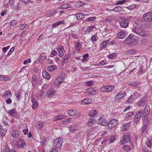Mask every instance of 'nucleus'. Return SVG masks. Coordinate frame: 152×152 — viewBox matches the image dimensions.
<instances>
[{
    "mask_svg": "<svg viewBox=\"0 0 152 152\" xmlns=\"http://www.w3.org/2000/svg\"><path fill=\"white\" fill-rule=\"evenodd\" d=\"M44 91H42L39 92L37 93L36 96L38 99H41L44 96Z\"/></svg>",
    "mask_w": 152,
    "mask_h": 152,
    "instance_id": "obj_24",
    "label": "nucleus"
},
{
    "mask_svg": "<svg viewBox=\"0 0 152 152\" xmlns=\"http://www.w3.org/2000/svg\"><path fill=\"white\" fill-rule=\"evenodd\" d=\"M126 95V93L125 92L123 93L120 92L118 94L115 96V100L116 101H117L125 96Z\"/></svg>",
    "mask_w": 152,
    "mask_h": 152,
    "instance_id": "obj_10",
    "label": "nucleus"
},
{
    "mask_svg": "<svg viewBox=\"0 0 152 152\" xmlns=\"http://www.w3.org/2000/svg\"><path fill=\"white\" fill-rule=\"evenodd\" d=\"M17 145L18 147L21 148H23L25 145V143L23 139H19L17 142Z\"/></svg>",
    "mask_w": 152,
    "mask_h": 152,
    "instance_id": "obj_12",
    "label": "nucleus"
},
{
    "mask_svg": "<svg viewBox=\"0 0 152 152\" xmlns=\"http://www.w3.org/2000/svg\"><path fill=\"white\" fill-rule=\"evenodd\" d=\"M98 114L97 111L94 110H92L88 112V115L91 117H95Z\"/></svg>",
    "mask_w": 152,
    "mask_h": 152,
    "instance_id": "obj_23",
    "label": "nucleus"
},
{
    "mask_svg": "<svg viewBox=\"0 0 152 152\" xmlns=\"http://www.w3.org/2000/svg\"><path fill=\"white\" fill-rule=\"evenodd\" d=\"M85 15L83 14L80 13H77L76 14V17L77 19L79 20H80L83 19L85 16Z\"/></svg>",
    "mask_w": 152,
    "mask_h": 152,
    "instance_id": "obj_27",
    "label": "nucleus"
},
{
    "mask_svg": "<svg viewBox=\"0 0 152 152\" xmlns=\"http://www.w3.org/2000/svg\"><path fill=\"white\" fill-rule=\"evenodd\" d=\"M133 32L141 36L146 37L149 34V32L139 27L133 26L132 28Z\"/></svg>",
    "mask_w": 152,
    "mask_h": 152,
    "instance_id": "obj_1",
    "label": "nucleus"
},
{
    "mask_svg": "<svg viewBox=\"0 0 152 152\" xmlns=\"http://www.w3.org/2000/svg\"><path fill=\"white\" fill-rule=\"evenodd\" d=\"M18 23V22L17 21V20H12L10 24L11 26H15Z\"/></svg>",
    "mask_w": 152,
    "mask_h": 152,
    "instance_id": "obj_54",
    "label": "nucleus"
},
{
    "mask_svg": "<svg viewBox=\"0 0 152 152\" xmlns=\"http://www.w3.org/2000/svg\"><path fill=\"white\" fill-rule=\"evenodd\" d=\"M128 141L126 140V139L124 138V137H123L121 138V140H120V144L121 145H123L127 143Z\"/></svg>",
    "mask_w": 152,
    "mask_h": 152,
    "instance_id": "obj_31",
    "label": "nucleus"
},
{
    "mask_svg": "<svg viewBox=\"0 0 152 152\" xmlns=\"http://www.w3.org/2000/svg\"><path fill=\"white\" fill-rule=\"evenodd\" d=\"M31 101L32 103V107L34 109H36L38 106L37 102L34 99H32Z\"/></svg>",
    "mask_w": 152,
    "mask_h": 152,
    "instance_id": "obj_26",
    "label": "nucleus"
},
{
    "mask_svg": "<svg viewBox=\"0 0 152 152\" xmlns=\"http://www.w3.org/2000/svg\"><path fill=\"white\" fill-rule=\"evenodd\" d=\"M116 56V54L114 53L109 55L108 57L109 58L113 59L115 58Z\"/></svg>",
    "mask_w": 152,
    "mask_h": 152,
    "instance_id": "obj_51",
    "label": "nucleus"
},
{
    "mask_svg": "<svg viewBox=\"0 0 152 152\" xmlns=\"http://www.w3.org/2000/svg\"><path fill=\"white\" fill-rule=\"evenodd\" d=\"M122 8L120 7H117L114 9V10L116 12H120L122 10Z\"/></svg>",
    "mask_w": 152,
    "mask_h": 152,
    "instance_id": "obj_50",
    "label": "nucleus"
},
{
    "mask_svg": "<svg viewBox=\"0 0 152 152\" xmlns=\"http://www.w3.org/2000/svg\"><path fill=\"white\" fill-rule=\"evenodd\" d=\"M148 123L145 122V123H144V124L142 129V132H143L146 130L148 127Z\"/></svg>",
    "mask_w": 152,
    "mask_h": 152,
    "instance_id": "obj_34",
    "label": "nucleus"
},
{
    "mask_svg": "<svg viewBox=\"0 0 152 152\" xmlns=\"http://www.w3.org/2000/svg\"><path fill=\"white\" fill-rule=\"evenodd\" d=\"M70 57V54H67L65 56H64L63 58L61 61V64L62 65H64L65 63H66L68 59Z\"/></svg>",
    "mask_w": 152,
    "mask_h": 152,
    "instance_id": "obj_21",
    "label": "nucleus"
},
{
    "mask_svg": "<svg viewBox=\"0 0 152 152\" xmlns=\"http://www.w3.org/2000/svg\"><path fill=\"white\" fill-rule=\"evenodd\" d=\"M82 47V45L80 43H77L75 46V49L77 50H79Z\"/></svg>",
    "mask_w": 152,
    "mask_h": 152,
    "instance_id": "obj_48",
    "label": "nucleus"
},
{
    "mask_svg": "<svg viewBox=\"0 0 152 152\" xmlns=\"http://www.w3.org/2000/svg\"><path fill=\"white\" fill-rule=\"evenodd\" d=\"M28 25L26 24H23L19 26V28L21 30L25 29L27 28Z\"/></svg>",
    "mask_w": 152,
    "mask_h": 152,
    "instance_id": "obj_40",
    "label": "nucleus"
},
{
    "mask_svg": "<svg viewBox=\"0 0 152 152\" xmlns=\"http://www.w3.org/2000/svg\"><path fill=\"white\" fill-rule=\"evenodd\" d=\"M56 67L55 66L53 65L49 66L48 67V70L50 72H51L53 70L56 69Z\"/></svg>",
    "mask_w": 152,
    "mask_h": 152,
    "instance_id": "obj_35",
    "label": "nucleus"
},
{
    "mask_svg": "<svg viewBox=\"0 0 152 152\" xmlns=\"http://www.w3.org/2000/svg\"><path fill=\"white\" fill-rule=\"evenodd\" d=\"M94 27H95L93 26H89L87 28L86 31L87 32H91Z\"/></svg>",
    "mask_w": 152,
    "mask_h": 152,
    "instance_id": "obj_39",
    "label": "nucleus"
},
{
    "mask_svg": "<svg viewBox=\"0 0 152 152\" xmlns=\"http://www.w3.org/2000/svg\"><path fill=\"white\" fill-rule=\"evenodd\" d=\"M107 64V62L104 60L101 61L99 63V65L100 66H103Z\"/></svg>",
    "mask_w": 152,
    "mask_h": 152,
    "instance_id": "obj_56",
    "label": "nucleus"
},
{
    "mask_svg": "<svg viewBox=\"0 0 152 152\" xmlns=\"http://www.w3.org/2000/svg\"><path fill=\"white\" fill-rule=\"evenodd\" d=\"M150 111V110L149 107L148 105H146L143 110V111H142V113L145 118H146L148 116Z\"/></svg>",
    "mask_w": 152,
    "mask_h": 152,
    "instance_id": "obj_9",
    "label": "nucleus"
},
{
    "mask_svg": "<svg viewBox=\"0 0 152 152\" xmlns=\"http://www.w3.org/2000/svg\"><path fill=\"white\" fill-rule=\"evenodd\" d=\"M91 102V99L89 98L84 99L81 102V104H89Z\"/></svg>",
    "mask_w": 152,
    "mask_h": 152,
    "instance_id": "obj_19",
    "label": "nucleus"
},
{
    "mask_svg": "<svg viewBox=\"0 0 152 152\" xmlns=\"http://www.w3.org/2000/svg\"><path fill=\"white\" fill-rule=\"evenodd\" d=\"M40 143L42 146L43 147L45 146L46 145V141L45 140H44L41 141Z\"/></svg>",
    "mask_w": 152,
    "mask_h": 152,
    "instance_id": "obj_62",
    "label": "nucleus"
},
{
    "mask_svg": "<svg viewBox=\"0 0 152 152\" xmlns=\"http://www.w3.org/2000/svg\"><path fill=\"white\" fill-rule=\"evenodd\" d=\"M137 41V38L132 34L129 35L125 40V43L129 44L135 43Z\"/></svg>",
    "mask_w": 152,
    "mask_h": 152,
    "instance_id": "obj_2",
    "label": "nucleus"
},
{
    "mask_svg": "<svg viewBox=\"0 0 152 152\" xmlns=\"http://www.w3.org/2000/svg\"><path fill=\"white\" fill-rule=\"evenodd\" d=\"M70 5L68 4H64L61 5L60 7V8L61 9H65L68 8H69Z\"/></svg>",
    "mask_w": 152,
    "mask_h": 152,
    "instance_id": "obj_33",
    "label": "nucleus"
},
{
    "mask_svg": "<svg viewBox=\"0 0 152 152\" xmlns=\"http://www.w3.org/2000/svg\"><path fill=\"white\" fill-rule=\"evenodd\" d=\"M129 24V20L128 19H125L122 20L120 23V26L123 28L127 27Z\"/></svg>",
    "mask_w": 152,
    "mask_h": 152,
    "instance_id": "obj_13",
    "label": "nucleus"
},
{
    "mask_svg": "<svg viewBox=\"0 0 152 152\" xmlns=\"http://www.w3.org/2000/svg\"><path fill=\"white\" fill-rule=\"evenodd\" d=\"M133 95L134 96L135 99H137V97H140V94L137 92H135Z\"/></svg>",
    "mask_w": 152,
    "mask_h": 152,
    "instance_id": "obj_59",
    "label": "nucleus"
},
{
    "mask_svg": "<svg viewBox=\"0 0 152 152\" xmlns=\"http://www.w3.org/2000/svg\"><path fill=\"white\" fill-rule=\"evenodd\" d=\"M109 41L107 40L106 41H104L102 42V43L101 44V46H102L103 47H105L107 44L108 43Z\"/></svg>",
    "mask_w": 152,
    "mask_h": 152,
    "instance_id": "obj_55",
    "label": "nucleus"
},
{
    "mask_svg": "<svg viewBox=\"0 0 152 152\" xmlns=\"http://www.w3.org/2000/svg\"><path fill=\"white\" fill-rule=\"evenodd\" d=\"M10 150L8 146H6L3 149L2 152H10Z\"/></svg>",
    "mask_w": 152,
    "mask_h": 152,
    "instance_id": "obj_38",
    "label": "nucleus"
},
{
    "mask_svg": "<svg viewBox=\"0 0 152 152\" xmlns=\"http://www.w3.org/2000/svg\"><path fill=\"white\" fill-rule=\"evenodd\" d=\"M6 129H0V135L2 136H4L6 134Z\"/></svg>",
    "mask_w": 152,
    "mask_h": 152,
    "instance_id": "obj_42",
    "label": "nucleus"
},
{
    "mask_svg": "<svg viewBox=\"0 0 152 152\" xmlns=\"http://www.w3.org/2000/svg\"><path fill=\"white\" fill-rule=\"evenodd\" d=\"M136 6L137 5L136 4H132L126 7V8L129 10H131L134 9Z\"/></svg>",
    "mask_w": 152,
    "mask_h": 152,
    "instance_id": "obj_36",
    "label": "nucleus"
},
{
    "mask_svg": "<svg viewBox=\"0 0 152 152\" xmlns=\"http://www.w3.org/2000/svg\"><path fill=\"white\" fill-rule=\"evenodd\" d=\"M95 17H92L87 19L85 20L86 21H91L94 20L95 19Z\"/></svg>",
    "mask_w": 152,
    "mask_h": 152,
    "instance_id": "obj_60",
    "label": "nucleus"
},
{
    "mask_svg": "<svg viewBox=\"0 0 152 152\" xmlns=\"http://www.w3.org/2000/svg\"><path fill=\"white\" fill-rule=\"evenodd\" d=\"M43 126V124L42 122H39L37 125V127L39 129L41 128Z\"/></svg>",
    "mask_w": 152,
    "mask_h": 152,
    "instance_id": "obj_61",
    "label": "nucleus"
},
{
    "mask_svg": "<svg viewBox=\"0 0 152 152\" xmlns=\"http://www.w3.org/2000/svg\"><path fill=\"white\" fill-rule=\"evenodd\" d=\"M133 113L132 112H129L128 113L126 114L125 116V118H128L130 117H131L133 116Z\"/></svg>",
    "mask_w": 152,
    "mask_h": 152,
    "instance_id": "obj_43",
    "label": "nucleus"
},
{
    "mask_svg": "<svg viewBox=\"0 0 152 152\" xmlns=\"http://www.w3.org/2000/svg\"><path fill=\"white\" fill-rule=\"evenodd\" d=\"M63 81V79L61 77H59L56 79L54 82V84L56 86H59Z\"/></svg>",
    "mask_w": 152,
    "mask_h": 152,
    "instance_id": "obj_14",
    "label": "nucleus"
},
{
    "mask_svg": "<svg viewBox=\"0 0 152 152\" xmlns=\"http://www.w3.org/2000/svg\"><path fill=\"white\" fill-rule=\"evenodd\" d=\"M122 149L124 151L126 152L130 151L131 150L130 147L128 145H125L122 148Z\"/></svg>",
    "mask_w": 152,
    "mask_h": 152,
    "instance_id": "obj_30",
    "label": "nucleus"
},
{
    "mask_svg": "<svg viewBox=\"0 0 152 152\" xmlns=\"http://www.w3.org/2000/svg\"><path fill=\"white\" fill-rule=\"evenodd\" d=\"M11 135L15 138H18L19 135V132L18 130H13L12 132Z\"/></svg>",
    "mask_w": 152,
    "mask_h": 152,
    "instance_id": "obj_18",
    "label": "nucleus"
},
{
    "mask_svg": "<svg viewBox=\"0 0 152 152\" xmlns=\"http://www.w3.org/2000/svg\"><path fill=\"white\" fill-rule=\"evenodd\" d=\"M118 123V121L116 119H113L110 121L107 124L108 127L109 129H112L117 125Z\"/></svg>",
    "mask_w": 152,
    "mask_h": 152,
    "instance_id": "obj_6",
    "label": "nucleus"
},
{
    "mask_svg": "<svg viewBox=\"0 0 152 152\" xmlns=\"http://www.w3.org/2000/svg\"><path fill=\"white\" fill-rule=\"evenodd\" d=\"M116 139V137L114 135H113L111 136L110 139L109 141V143H110L113 142Z\"/></svg>",
    "mask_w": 152,
    "mask_h": 152,
    "instance_id": "obj_47",
    "label": "nucleus"
},
{
    "mask_svg": "<svg viewBox=\"0 0 152 152\" xmlns=\"http://www.w3.org/2000/svg\"><path fill=\"white\" fill-rule=\"evenodd\" d=\"M128 53L131 55H133L136 52V50L134 49H130L128 50Z\"/></svg>",
    "mask_w": 152,
    "mask_h": 152,
    "instance_id": "obj_46",
    "label": "nucleus"
},
{
    "mask_svg": "<svg viewBox=\"0 0 152 152\" xmlns=\"http://www.w3.org/2000/svg\"><path fill=\"white\" fill-rule=\"evenodd\" d=\"M106 86L107 92L111 91L114 89V86Z\"/></svg>",
    "mask_w": 152,
    "mask_h": 152,
    "instance_id": "obj_32",
    "label": "nucleus"
},
{
    "mask_svg": "<svg viewBox=\"0 0 152 152\" xmlns=\"http://www.w3.org/2000/svg\"><path fill=\"white\" fill-rule=\"evenodd\" d=\"M135 99L134 96L132 95H131L128 99L127 101V102L129 103H131L132 102L134 101V100Z\"/></svg>",
    "mask_w": 152,
    "mask_h": 152,
    "instance_id": "obj_37",
    "label": "nucleus"
},
{
    "mask_svg": "<svg viewBox=\"0 0 152 152\" xmlns=\"http://www.w3.org/2000/svg\"><path fill=\"white\" fill-rule=\"evenodd\" d=\"M142 114V110H140L137 113L134 118L133 121L134 123L137 124L141 120Z\"/></svg>",
    "mask_w": 152,
    "mask_h": 152,
    "instance_id": "obj_3",
    "label": "nucleus"
},
{
    "mask_svg": "<svg viewBox=\"0 0 152 152\" xmlns=\"http://www.w3.org/2000/svg\"><path fill=\"white\" fill-rule=\"evenodd\" d=\"M46 58V56L43 55L40 58L39 61V62H42L43 60H45Z\"/></svg>",
    "mask_w": 152,
    "mask_h": 152,
    "instance_id": "obj_53",
    "label": "nucleus"
},
{
    "mask_svg": "<svg viewBox=\"0 0 152 152\" xmlns=\"http://www.w3.org/2000/svg\"><path fill=\"white\" fill-rule=\"evenodd\" d=\"M12 95V93L9 90L7 91L6 92H5L4 96L6 97H7V96H11Z\"/></svg>",
    "mask_w": 152,
    "mask_h": 152,
    "instance_id": "obj_45",
    "label": "nucleus"
},
{
    "mask_svg": "<svg viewBox=\"0 0 152 152\" xmlns=\"http://www.w3.org/2000/svg\"><path fill=\"white\" fill-rule=\"evenodd\" d=\"M15 95L17 99H19L20 98V95L19 91H16L15 93Z\"/></svg>",
    "mask_w": 152,
    "mask_h": 152,
    "instance_id": "obj_63",
    "label": "nucleus"
},
{
    "mask_svg": "<svg viewBox=\"0 0 152 152\" xmlns=\"http://www.w3.org/2000/svg\"><path fill=\"white\" fill-rule=\"evenodd\" d=\"M100 90L102 92H107L106 86H104L101 87Z\"/></svg>",
    "mask_w": 152,
    "mask_h": 152,
    "instance_id": "obj_64",
    "label": "nucleus"
},
{
    "mask_svg": "<svg viewBox=\"0 0 152 152\" xmlns=\"http://www.w3.org/2000/svg\"><path fill=\"white\" fill-rule=\"evenodd\" d=\"M146 101V98L145 97H143L137 102V105L140 107H142L144 106Z\"/></svg>",
    "mask_w": 152,
    "mask_h": 152,
    "instance_id": "obj_15",
    "label": "nucleus"
},
{
    "mask_svg": "<svg viewBox=\"0 0 152 152\" xmlns=\"http://www.w3.org/2000/svg\"><path fill=\"white\" fill-rule=\"evenodd\" d=\"M126 0H122V1H118L116 3V5L122 4H124L126 2Z\"/></svg>",
    "mask_w": 152,
    "mask_h": 152,
    "instance_id": "obj_52",
    "label": "nucleus"
},
{
    "mask_svg": "<svg viewBox=\"0 0 152 152\" xmlns=\"http://www.w3.org/2000/svg\"><path fill=\"white\" fill-rule=\"evenodd\" d=\"M56 91L54 89L50 88L48 89L46 92V96L49 98L51 97L52 96L55 95L56 93Z\"/></svg>",
    "mask_w": 152,
    "mask_h": 152,
    "instance_id": "obj_8",
    "label": "nucleus"
},
{
    "mask_svg": "<svg viewBox=\"0 0 152 152\" xmlns=\"http://www.w3.org/2000/svg\"><path fill=\"white\" fill-rule=\"evenodd\" d=\"M139 84V83L137 81H134L131 83L129 85H131L132 86L134 87H137L138 85Z\"/></svg>",
    "mask_w": 152,
    "mask_h": 152,
    "instance_id": "obj_49",
    "label": "nucleus"
},
{
    "mask_svg": "<svg viewBox=\"0 0 152 152\" xmlns=\"http://www.w3.org/2000/svg\"><path fill=\"white\" fill-rule=\"evenodd\" d=\"M97 123L99 124L105 126L107 124V123L105 121V120L103 118L99 119L96 121Z\"/></svg>",
    "mask_w": 152,
    "mask_h": 152,
    "instance_id": "obj_17",
    "label": "nucleus"
},
{
    "mask_svg": "<svg viewBox=\"0 0 152 152\" xmlns=\"http://www.w3.org/2000/svg\"><path fill=\"white\" fill-rule=\"evenodd\" d=\"M143 20L145 22L152 21V12H149L143 15Z\"/></svg>",
    "mask_w": 152,
    "mask_h": 152,
    "instance_id": "obj_4",
    "label": "nucleus"
},
{
    "mask_svg": "<svg viewBox=\"0 0 152 152\" xmlns=\"http://www.w3.org/2000/svg\"><path fill=\"white\" fill-rule=\"evenodd\" d=\"M93 84V82L92 81L90 80L87 82L86 83V86H92Z\"/></svg>",
    "mask_w": 152,
    "mask_h": 152,
    "instance_id": "obj_57",
    "label": "nucleus"
},
{
    "mask_svg": "<svg viewBox=\"0 0 152 152\" xmlns=\"http://www.w3.org/2000/svg\"><path fill=\"white\" fill-rule=\"evenodd\" d=\"M123 136L124 137V138L126 139V140L128 141V142L131 139L130 136L127 133L125 134Z\"/></svg>",
    "mask_w": 152,
    "mask_h": 152,
    "instance_id": "obj_41",
    "label": "nucleus"
},
{
    "mask_svg": "<svg viewBox=\"0 0 152 152\" xmlns=\"http://www.w3.org/2000/svg\"><path fill=\"white\" fill-rule=\"evenodd\" d=\"M145 72L144 70H143L142 67H140V70L137 72V74L138 75H140L143 74Z\"/></svg>",
    "mask_w": 152,
    "mask_h": 152,
    "instance_id": "obj_44",
    "label": "nucleus"
},
{
    "mask_svg": "<svg viewBox=\"0 0 152 152\" xmlns=\"http://www.w3.org/2000/svg\"><path fill=\"white\" fill-rule=\"evenodd\" d=\"M96 123L95 120L93 118H89L88 122L87 125L88 127H92Z\"/></svg>",
    "mask_w": 152,
    "mask_h": 152,
    "instance_id": "obj_16",
    "label": "nucleus"
},
{
    "mask_svg": "<svg viewBox=\"0 0 152 152\" xmlns=\"http://www.w3.org/2000/svg\"><path fill=\"white\" fill-rule=\"evenodd\" d=\"M86 93L88 95H94L96 94V90L92 87L86 90Z\"/></svg>",
    "mask_w": 152,
    "mask_h": 152,
    "instance_id": "obj_11",
    "label": "nucleus"
},
{
    "mask_svg": "<svg viewBox=\"0 0 152 152\" xmlns=\"http://www.w3.org/2000/svg\"><path fill=\"white\" fill-rule=\"evenodd\" d=\"M63 141L62 138H57L54 141L53 145L56 148H59L61 146Z\"/></svg>",
    "mask_w": 152,
    "mask_h": 152,
    "instance_id": "obj_5",
    "label": "nucleus"
},
{
    "mask_svg": "<svg viewBox=\"0 0 152 152\" xmlns=\"http://www.w3.org/2000/svg\"><path fill=\"white\" fill-rule=\"evenodd\" d=\"M127 32L126 31H121L118 33L117 37L118 39H124L127 36Z\"/></svg>",
    "mask_w": 152,
    "mask_h": 152,
    "instance_id": "obj_7",
    "label": "nucleus"
},
{
    "mask_svg": "<svg viewBox=\"0 0 152 152\" xmlns=\"http://www.w3.org/2000/svg\"><path fill=\"white\" fill-rule=\"evenodd\" d=\"M42 76L44 78L47 79H49L50 78V75H49L46 71H43L42 72Z\"/></svg>",
    "mask_w": 152,
    "mask_h": 152,
    "instance_id": "obj_29",
    "label": "nucleus"
},
{
    "mask_svg": "<svg viewBox=\"0 0 152 152\" xmlns=\"http://www.w3.org/2000/svg\"><path fill=\"white\" fill-rule=\"evenodd\" d=\"M129 124H126L125 125L121 126L120 127V129L121 131H126L129 129Z\"/></svg>",
    "mask_w": 152,
    "mask_h": 152,
    "instance_id": "obj_25",
    "label": "nucleus"
},
{
    "mask_svg": "<svg viewBox=\"0 0 152 152\" xmlns=\"http://www.w3.org/2000/svg\"><path fill=\"white\" fill-rule=\"evenodd\" d=\"M146 143L148 146L149 147H151V143L149 139H147L146 140Z\"/></svg>",
    "mask_w": 152,
    "mask_h": 152,
    "instance_id": "obj_58",
    "label": "nucleus"
},
{
    "mask_svg": "<svg viewBox=\"0 0 152 152\" xmlns=\"http://www.w3.org/2000/svg\"><path fill=\"white\" fill-rule=\"evenodd\" d=\"M8 113L12 116H14L16 115L17 114L16 111L14 109H12L8 111Z\"/></svg>",
    "mask_w": 152,
    "mask_h": 152,
    "instance_id": "obj_28",
    "label": "nucleus"
},
{
    "mask_svg": "<svg viewBox=\"0 0 152 152\" xmlns=\"http://www.w3.org/2000/svg\"><path fill=\"white\" fill-rule=\"evenodd\" d=\"M32 80H31V83L32 86H34L37 83V76L35 75H33L32 76Z\"/></svg>",
    "mask_w": 152,
    "mask_h": 152,
    "instance_id": "obj_20",
    "label": "nucleus"
},
{
    "mask_svg": "<svg viewBox=\"0 0 152 152\" xmlns=\"http://www.w3.org/2000/svg\"><path fill=\"white\" fill-rule=\"evenodd\" d=\"M64 118L65 116L63 115H57L54 117L53 119V120L54 121H57L61 120L62 119H64Z\"/></svg>",
    "mask_w": 152,
    "mask_h": 152,
    "instance_id": "obj_22",
    "label": "nucleus"
}]
</instances>
